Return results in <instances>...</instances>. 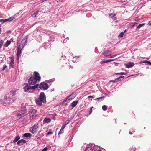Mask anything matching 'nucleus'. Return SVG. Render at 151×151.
I'll list each match as a JSON object with an SVG mask.
<instances>
[{
  "label": "nucleus",
  "instance_id": "1",
  "mask_svg": "<svg viewBox=\"0 0 151 151\" xmlns=\"http://www.w3.org/2000/svg\"><path fill=\"white\" fill-rule=\"evenodd\" d=\"M41 77L39 73L35 71L34 72L33 76L30 77L28 79V84L30 85H35L37 81H39Z\"/></svg>",
  "mask_w": 151,
  "mask_h": 151
},
{
  "label": "nucleus",
  "instance_id": "2",
  "mask_svg": "<svg viewBox=\"0 0 151 151\" xmlns=\"http://www.w3.org/2000/svg\"><path fill=\"white\" fill-rule=\"evenodd\" d=\"M36 104L39 106H42V103H45L46 102L45 95L43 92L40 93L39 97L35 99Z\"/></svg>",
  "mask_w": 151,
  "mask_h": 151
},
{
  "label": "nucleus",
  "instance_id": "3",
  "mask_svg": "<svg viewBox=\"0 0 151 151\" xmlns=\"http://www.w3.org/2000/svg\"><path fill=\"white\" fill-rule=\"evenodd\" d=\"M11 97L10 96V94L8 93L5 95L3 100H1L0 101L2 104H9L12 100L13 101V99L12 98H11Z\"/></svg>",
  "mask_w": 151,
  "mask_h": 151
},
{
  "label": "nucleus",
  "instance_id": "4",
  "mask_svg": "<svg viewBox=\"0 0 151 151\" xmlns=\"http://www.w3.org/2000/svg\"><path fill=\"white\" fill-rule=\"evenodd\" d=\"M24 84L25 85V87L24 88V89L25 92L28 91L30 89L34 90L38 88L39 86L38 84H36L35 85H34L32 86H29L28 84L26 83H25Z\"/></svg>",
  "mask_w": 151,
  "mask_h": 151
},
{
  "label": "nucleus",
  "instance_id": "5",
  "mask_svg": "<svg viewBox=\"0 0 151 151\" xmlns=\"http://www.w3.org/2000/svg\"><path fill=\"white\" fill-rule=\"evenodd\" d=\"M23 47H22L21 46L19 45L17 49V60L18 62L19 58L21 55V53L22 52V49Z\"/></svg>",
  "mask_w": 151,
  "mask_h": 151
},
{
  "label": "nucleus",
  "instance_id": "6",
  "mask_svg": "<svg viewBox=\"0 0 151 151\" xmlns=\"http://www.w3.org/2000/svg\"><path fill=\"white\" fill-rule=\"evenodd\" d=\"M16 112L17 118L20 119L23 117L24 115L26 114V111L25 110H21L18 111Z\"/></svg>",
  "mask_w": 151,
  "mask_h": 151
},
{
  "label": "nucleus",
  "instance_id": "7",
  "mask_svg": "<svg viewBox=\"0 0 151 151\" xmlns=\"http://www.w3.org/2000/svg\"><path fill=\"white\" fill-rule=\"evenodd\" d=\"M48 84L45 82L41 83L39 85V88L41 89L42 90H46L48 88Z\"/></svg>",
  "mask_w": 151,
  "mask_h": 151
},
{
  "label": "nucleus",
  "instance_id": "8",
  "mask_svg": "<svg viewBox=\"0 0 151 151\" xmlns=\"http://www.w3.org/2000/svg\"><path fill=\"white\" fill-rule=\"evenodd\" d=\"M38 127L37 124H35L32 127L30 128V131L32 134L37 133V131Z\"/></svg>",
  "mask_w": 151,
  "mask_h": 151
},
{
  "label": "nucleus",
  "instance_id": "9",
  "mask_svg": "<svg viewBox=\"0 0 151 151\" xmlns=\"http://www.w3.org/2000/svg\"><path fill=\"white\" fill-rule=\"evenodd\" d=\"M37 111L34 109H32L30 112V119L32 120L34 118H35L37 115Z\"/></svg>",
  "mask_w": 151,
  "mask_h": 151
},
{
  "label": "nucleus",
  "instance_id": "10",
  "mask_svg": "<svg viewBox=\"0 0 151 151\" xmlns=\"http://www.w3.org/2000/svg\"><path fill=\"white\" fill-rule=\"evenodd\" d=\"M103 55L105 57L107 58H112L111 52L108 50L104 51L103 53Z\"/></svg>",
  "mask_w": 151,
  "mask_h": 151
},
{
  "label": "nucleus",
  "instance_id": "11",
  "mask_svg": "<svg viewBox=\"0 0 151 151\" xmlns=\"http://www.w3.org/2000/svg\"><path fill=\"white\" fill-rule=\"evenodd\" d=\"M17 90H15L12 91H11L10 93H9L10 94V96L13 99V101H14L15 99L14 97V96L16 94V93Z\"/></svg>",
  "mask_w": 151,
  "mask_h": 151
},
{
  "label": "nucleus",
  "instance_id": "12",
  "mask_svg": "<svg viewBox=\"0 0 151 151\" xmlns=\"http://www.w3.org/2000/svg\"><path fill=\"white\" fill-rule=\"evenodd\" d=\"M27 38L25 37L22 40V41L21 42V45H20L21 46V45H22V46H21L22 47H23V48L24 47V46L25 45V44L27 42Z\"/></svg>",
  "mask_w": 151,
  "mask_h": 151
},
{
  "label": "nucleus",
  "instance_id": "13",
  "mask_svg": "<svg viewBox=\"0 0 151 151\" xmlns=\"http://www.w3.org/2000/svg\"><path fill=\"white\" fill-rule=\"evenodd\" d=\"M89 145L90 146H92V147H87L85 151H93V150L92 149L93 147L95 145L94 144H89Z\"/></svg>",
  "mask_w": 151,
  "mask_h": 151
},
{
  "label": "nucleus",
  "instance_id": "14",
  "mask_svg": "<svg viewBox=\"0 0 151 151\" xmlns=\"http://www.w3.org/2000/svg\"><path fill=\"white\" fill-rule=\"evenodd\" d=\"M134 64L133 63L129 62L125 64L126 67L128 68H130L134 66Z\"/></svg>",
  "mask_w": 151,
  "mask_h": 151
},
{
  "label": "nucleus",
  "instance_id": "15",
  "mask_svg": "<svg viewBox=\"0 0 151 151\" xmlns=\"http://www.w3.org/2000/svg\"><path fill=\"white\" fill-rule=\"evenodd\" d=\"M26 142V141L24 139H21L18 141L17 144L18 145H22L23 143H24Z\"/></svg>",
  "mask_w": 151,
  "mask_h": 151
},
{
  "label": "nucleus",
  "instance_id": "16",
  "mask_svg": "<svg viewBox=\"0 0 151 151\" xmlns=\"http://www.w3.org/2000/svg\"><path fill=\"white\" fill-rule=\"evenodd\" d=\"M78 103V101H75L72 102L71 104V106L73 108Z\"/></svg>",
  "mask_w": 151,
  "mask_h": 151
},
{
  "label": "nucleus",
  "instance_id": "17",
  "mask_svg": "<svg viewBox=\"0 0 151 151\" xmlns=\"http://www.w3.org/2000/svg\"><path fill=\"white\" fill-rule=\"evenodd\" d=\"M141 63H146L147 64L151 65V62L148 61L147 60H143L141 62Z\"/></svg>",
  "mask_w": 151,
  "mask_h": 151
},
{
  "label": "nucleus",
  "instance_id": "18",
  "mask_svg": "<svg viewBox=\"0 0 151 151\" xmlns=\"http://www.w3.org/2000/svg\"><path fill=\"white\" fill-rule=\"evenodd\" d=\"M74 97L75 96H74L73 94H72L68 96L67 98V99H68V100L70 101L73 99Z\"/></svg>",
  "mask_w": 151,
  "mask_h": 151
},
{
  "label": "nucleus",
  "instance_id": "19",
  "mask_svg": "<svg viewBox=\"0 0 151 151\" xmlns=\"http://www.w3.org/2000/svg\"><path fill=\"white\" fill-rule=\"evenodd\" d=\"M50 121V119L49 118H45L44 120V122L45 123H48Z\"/></svg>",
  "mask_w": 151,
  "mask_h": 151
},
{
  "label": "nucleus",
  "instance_id": "20",
  "mask_svg": "<svg viewBox=\"0 0 151 151\" xmlns=\"http://www.w3.org/2000/svg\"><path fill=\"white\" fill-rule=\"evenodd\" d=\"M20 139V137L19 136H17L16 137L15 139L13 140V142L15 143L19 140Z\"/></svg>",
  "mask_w": 151,
  "mask_h": 151
},
{
  "label": "nucleus",
  "instance_id": "21",
  "mask_svg": "<svg viewBox=\"0 0 151 151\" xmlns=\"http://www.w3.org/2000/svg\"><path fill=\"white\" fill-rule=\"evenodd\" d=\"M11 43V41H10L7 40L4 46L6 47H7Z\"/></svg>",
  "mask_w": 151,
  "mask_h": 151
},
{
  "label": "nucleus",
  "instance_id": "22",
  "mask_svg": "<svg viewBox=\"0 0 151 151\" xmlns=\"http://www.w3.org/2000/svg\"><path fill=\"white\" fill-rule=\"evenodd\" d=\"M31 135L29 133H25L24 135L23 136L25 137H30Z\"/></svg>",
  "mask_w": 151,
  "mask_h": 151
},
{
  "label": "nucleus",
  "instance_id": "23",
  "mask_svg": "<svg viewBox=\"0 0 151 151\" xmlns=\"http://www.w3.org/2000/svg\"><path fill=\"white\" fill-rule=\"evenodd\" d=\"M0 21L1 22V23L3 24L6 22L9 21V19H1L0 20Z\"/></svg>",
  "mask_w": 151,
  "mask_h": 151
},
{
  "label": "nucleus",
  "instance_id": "24",
  "mask_svg": "<svg viewBox=\"0 0 151 151\" xmlns=\"http://www.w3.org/2000/svg\"><path fill=\"white\" fill-rule=\"evenodd\" d=\"M137 23L135 22H132L131 23L130 26L132 27H133Z\"/></svg>",
  "mask_w": 151,
  "mask_h": 151
},
{
  "label": "nucleus",
  "instance_id": "25",
  "mask_svg": "<svg viewBox=\"0 0 151 151\" xmlns=\"http://www.w3.org/2000/svg\"><path fill=\"white\" fill-rule=\"evenodd\" d=\"M102 109L103 110L106 111L107 109V106L105 105H103L102 106Z\"/></svg>",
  "mask_w": 151,
  "mask_h": 151
},
{
  "label": "nucleus",
  "instance_id": "26",
  "mask_svg": "<svg viewBox=\"0 0 151 151\" xmlns=\"http://www.w3.org/2000/svg\"><path fill=\"white\" fill-rule=\"evenodd\" d=\"M38 11H36L33 14H32V16L34 17H36V15L38 14Z\"/></svg>",
  "mask_w": 151,
  "mask_h": 151
},
{
  "label": "nucleus",
  "instance_id": "27",
  "mask_svg": "<svg viewBox=\"0 0 151 151\" xmlns=\"http://www.w3.org/2000/svg\"><path fill=\"white\" fill-rule=\"evenodd\" d=\"M145 25V24H139L137 27V28L138 29L140 28L141 27L144 26Z\"/></svg>",
  "mask_w": 151,
  "mask_h": 151
},
{
  "label": "nucleus",
  "instance_id": "28",
  "mask_svg": "<svg viewBox=\"0 0 151 151\" xmlns=\"http://www.w3.org/2000/svg\"><path fill=\"white\" fill-rule=\"evenodd\" d=\"M70 119H68L65 122L64 124L66 125L67 124L69 123L70 122Z\"/></svg>",
  "mask_w": 151,
  "mask_h": 151
},
{
  "label": "nucleus",
  "instance_id": "29",
  "mask_svg": "<svg viewBox=\"0 0 151 151\" xmlns=\"http://www.w3.org/2000/svg\"><path fill=\"white\" fill-rule=\"evenodd\" d=\"M108 62V60H104V61H102L100 62V63L101 64H104L105 63H107Z\"/></svg>",
  "mask_w": 151,
  "mask_h": 151
},
{
  "label": "nucleus",
  "instance_id": "30",
  "mask_svg": "<svg viewBox=\"0 0 151 151\" xmlns=\"http://www.w3.org/2000/svg\"><path fill=\"white\" fill-rule=\"evenodd\" d=\"M64 132V130L61 129L60 131L59 132V133H58V134L59 135L60 134H61L63 133Z\"/></svg>",
  "mask_w": 151,
  "mask_h": 151
},
{
  "label": "nucleus",
  "instance_id": "31",
  "mask_svg": "<svg viewBox=\"0 0 151 151\" xmlns=\"http://www.w3.org/2000/svg\"><path fill=\"white\" fill-rule=\"evenodd\" d=\"M123 35H124V32H121L119 34V35H118V37H122L123 36Z\"/></svg>",
  "mask_w": 151,
  "mask_h": 151
},
{
  "label": "nucleus",
  "instance_id": "32",
  "mask_svg": "<svg viewBox=\"0 0 151 151\" xmlns=\"http://www.w3.org/2000/svg\"><path fill=\"white\" fill-rule=\"evenodd\" d=\"M115 74L116 75H117V74L125 75L126 74V73H125L124 72H121V73H115Z\"/></svg>",
  "mask_w": 151,
  "mask_h": 151
},
{
  "label": "nucleus",
  "instance_id": "33",
  "mask_svg": "<svg viewBox=\"0 0 151 151\" xmlns=\"http://www.w3.org/2000/svg\"><path fill=\"white\" fill-rule=\"evenodd\" d=\"M13 62H14V60L13 59L11 60V62L10 63V64L11 66H13V64H14Z\"/></svg>",
  "mask_w": 151,
  "mask_h": 151
},
{
  "label": "nucleus",
  "instance_id": "34",
  "mask_svg": "<svg viewBox=\"0 0 151 151\" xmlns=\"http://www.w3.org/2000/svg\"><path fill=\"white\" fill-rule=\"evenodd\" d=\"M109 17L111 18H112L114 17L115 16V14H111L109 15Z\"/></svg>",
  "mask_w": 151,
  "mask_h": 151
},
{
  "label": "nucleus",
  "instance_id": "35",
  "mask_svg": "<svg viewBox=\"0 0 151 151\" xmlns=\"http://www.w3.org/2000/svg\"><path fill=\"white\" fill-rule=\"evenodd\" d=\"M2 44H3L2 40H0V48H1Z\"/></svg>",
  "mask_w": 151,
  "mask_h": 151
},
{
  "label": "nucleus",
  "instance_id": "36",
  "mask_svg": "<svg viewBox=\"0 0 151 151\" xmlns=\"http://www.w3.org/2000/svg\"><path fill=\"white\" fill-rule=\"evenodd\" d=\"M65 127H66V125H65L64 124H63L62 127L61 129L63 130V129Z\"/></svg>",
  "mask_w": 151,
  "mask_h": 151
},
{
  "label": "nucleus",
  "instance_id": "37",
  "mask_svg": "<svg viewBox=\"0 0 151 151\" xmlns=\"http://www.w3.org/2000/svg\"><path fill=\"white\" fill-rule=\"evenodd\" d=\"M124 77V76H121L120 77H118V78H117L116 79V80H117V81H119V80H120V78H122L123 77Z\"/></svg>",
  "mask_w": 151,
  "mask_h": 151
},
{
  "label": "nucleus",
  "instance_id": "38",
  "mask_svg": "<svg viewBox=\"0 0 151 151\" xmlns=\"http://www.w3.org/2000/svg\"><path fill=\"white\" fill-rule=\"evenodd\" d=\"M14 19V18L13 17H10V18H9L8 19H9V21H11L12 20H13Z\"/></svg>",
  "mask_w": 151,
  "mask_h": 151
},
{
  "label": "nucleus",
  "instance_id": "39",
  "mask_svg": "<svg viewBox=\"0 0 151 151\" xmlns=\"http://www.w3.org/2000/svg\"><path fill=\"white\" fill-rule=\"evenodd\" d=\"M7 67V66L6 65H4L3 67V68L2 69V70H4Z\"/></svg>",
  "mask_w": 151,
  "mask_h": 151
},
{
  "label": "nucleus",
  "instance_id": "40",
  "mask_svg": "<svg viewBox=\"0 0 151 151\" xmlns=\"http://www.w3.org/2000/svg\"><path fill=\"white\" fill-rule=\"evenodd\" d=\"M93 108V107H92L90 109L89 111V114H91L92 113V108Z\"/></svg>",
  "mask_w": 151,
  "mask_h": 151
},
{
  "label": "nucleus",
  "instance_id": "41",
  "mask_svg": "<svg viewBox=\"0 0 151 151\" xmlns=\"http://www.w3.org/2000/svg\"><path fill=\"white\" fill-rule=\"evenodd\" d=\"M53 133V132H47V134L48 135H50V134H52Z\"/></svg>",
  "mask_w": 151,
  "mask_h": 151
},
{
  "label": "nucleus",
  "instance_id": "42",
  "mask_svg": "<svg viewBox=\"0 0 151 151\" xmlns=\"http://www.w3.org/2000/svg\"><path fill=\"white\" fill-rule=\"evenodd\" d=\"M47 147H45L44 148L42 151H46L47 150Z\"/></svg>",
  "mask_w": 151,
  "mask_h": 151
},
{
  "label": "nucleus",
  "instance_id": "43",
  "mask_svg": "<svg viewBox=\"0 0 151 151\" xmlns=\"http://www.w3.org/2000/svg\"><path fill=\"white\" fill-rule=\"evenodd\" d=\"M88 98H94L93 97V96H88Z\"/></svg>",
  "mask_w": 151,
  "mask_h": 151
},
{
  "label": "nucleus",
  "instance_id": "44",
  "mask_svg": "<svg viewBox=\"0 0 151 151\" xmlns=\"http://www.w3.org/2000/svg\"><path fill=\"white\" fill-rule=\"evenodd\" d=\"M102 97H100L99 98H97L96 99L97 100H99L100 99H102Z\"/></svg>",
  "mask_w": 151,
  "mask_h": 151
},
{
  "label": "nucleus",
  "instance_id": "45",
  "mask_svg": "<svg viewBox=\"0 0 151 151\" xmlns=\"http://www.w3.org/2000/svg\"><path fill=\"white\" fill-rule=\"evenodd\" d=\"M113 61V59H110V60H108V62H110V61Z\"/></svg>",
  "mask_w": 151,
  "mask_h": 151
},
{
  "label": "nucleus",
  "instance_id": "46",
  "mask_svg": "<svg viewBox=\"0 0 151 151\" xmlns=\"http://www.w3.org/2000/svg\"><path fill=\"white\" fill-rule=\"evenodd\" d=\"M116 55H111V57H112V58H114V57H115L116 56Z\"/></svg>",
  "mask_w": 151,
  "mask_h": 151
},
{
  "label": "nucleus",
  "instance_id": "47",
  "mask_svg": "<svg viewBox=\"0 0 151 151\" xmlns=\"http://www.w3.org/2000/svg\"><path fill=\"white\" fill-rule=\"evenodd\" d=\"M132 131L133 132H134L135 131V130L134 129H132Z\"/></svg>",
  "mask_w": 151,
  "mask_h": 151
},
{
  "label": "nucleus",
  "instance_id": "48",
  "mask_svg": "<svg viewBox=\"0 0 151 151\" xmlns=\"http://www.w3.org/2000/svg\"><path fill=\"white\" fill-rule=\"evenodd\" d=\"M129 133L130 134H132V133L130 132V131H129Z\"/></svg>",
  "mask_w": 151,
  "mask_h": 151
},
{
  "label": "nucleus",
  "instance_id": "49",
  "mask_svg": "<svg viewBox=\"0 0 151 151\" xmlns=\"http://www.w3.org/2000/svg\"><path fill=\"white\" fill-rule=\"evenodd\" d=\"M64 42H65V40L64 39L63 40Z\"/></svg>",
  "mask_w": 151,
  "mask_h": 151
},
{
  "label": "nucleus",
  "instance_id": "50",
  "mask_svg": "<svg viewBox=\"0 0 151 151\" xmlns=\"http://www.w3.org/2000/svg\"><path fill=\"white\" fill-rule=\"evenodd\" d=\"M126 30H124V32H124V33H125V32H126Z\"/></svg>",
  "mask_w": 151,
  "mask_h": 151
},
{
  "label": "nucleus",
  "instance_id": "51",
  "mask_svg": "<svg viewBox=\"0 0 151 151\" xmlns=\"http://www.w3.org/2000/svg\"><path fill=\"white\" fill-rule=\"evenodd\" d=\"M1 28H0V34H1Z\"/></svg>",
  "mask_w": 151,
  "mask_h": 151
},
{
  "label": "nucleus",
  "instance_id": "52",
  "mask_svg": "<svg viewBox=\"0 0 151 151\" xmlns=\"http://www.w3.org/2000/svg\"><path fill=\"white\" fill-rule=\"evenodd\" d=\"M1 25H0V27H1Z\"/></svg>",
  "mask_w": 151,
  "mask_h": 151
}]
</instances>
